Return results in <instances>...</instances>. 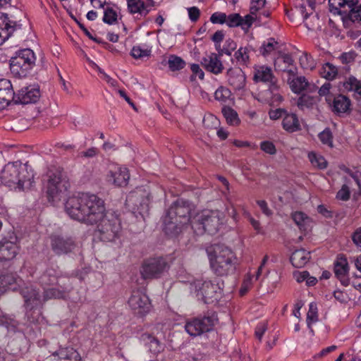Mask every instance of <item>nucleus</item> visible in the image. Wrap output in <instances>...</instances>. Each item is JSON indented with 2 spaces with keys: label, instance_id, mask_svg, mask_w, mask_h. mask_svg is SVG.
<instances>
[{
  "label": "nucleus",
  "instance_id": "nucleus-1",
  "mask_svg": "<svg viewBox=\"0 0 361 361\" xmlns=\"http://www.w3.org/2000/svg\"><path fill=\"white\" fill-rule=\"evenodd\" d=\"M65 209L71 218L88 224H97L99 238L111 242L121 231V220L116 212H106L104 201L92 193L70 197Z\"/></svg>",
  "mask_w": 361,
  "mask_h": 361
},
{
  "label": "nucleus",
  "instance_id": "nucleus-2",
  "mask_svg": "<svg viewBox=\"0 0 361 361\" xmlns=\"http://www.w3.org/2000/svg\"><path fill=\"white\" fill-rule=\"evenodd\" d=\"M1 182L11 190L25 191L35 184V173L27 163L20 160L8 163L1 171Z\"/></svg>",
  "mask_w": 361,
  "mask_h": 361
},
{
  "label": "nucleus",
  "instance_id": "nucleus-3",
  "mask_svg": "<svg viewBox=\"0 0 361 361\" xmlns=\"http://www.w3.org/2000/svg\"><path fill=\"white\" fill-rule=\"evenodd\" d=\"M192 205L189 202L178 200L174 202L163 217L164 231L168 235H176L192 220Z\"/></svg>",
  "mask_w": 361,
  "mask_h": 361
},
{
  "label": "nucleus",
  "instance_id": "nucleus-4",
  "mask_svg": "<svg viewBox=\"0 0 361 361\" xmlns=\"http://www.w3.org/2000/svg\"><path fill=\"white\" fill-rule=\"evenodd\" d=\"M210 266L218 276H228L234 273L237 258L234 252L222 245H214L207 250Z\"/></svg>",
  "mask_w": 361,
  "mask_h": 361
},
{
  "label": "nucleus",
  "instance_id": "nucleus-5",
  "mask_svg": "<svg viewBox=\"0 0 361 361\" xmlns=\"http://www.w3.org/2000/svg\"><path fill=\"white\" fill-rule=\"evenodd\" d=\"M45 176V189L48 200L51 202L61 201L70 187L66 173L61 167L51 166L48 168Z\"/></svg>",
  "mask_w": 361,
  "mask_h": 361
},
{
  "label": "nucleus",
  "instance_id": "nucleus-6",
  "mask_svg": "<svg viewBox=\"0 0 361 361\" xmlns=\"http://www.w3.org/2000/svg\"><path fill=\"white\" fill-rule=\"evenodd\" d=\"M222 221V214L217 210H204L195 215L190 221L192 229L197 235L205 232L214 234Z\"/></svg>",
  "mask_w": 361,
  "mask_h": 361
},
{
  "label": "nucleus",
  "instance_id": "nucleus-7",
  "mask_svg": "<svg viewBox=\"0 0 361 361\" xmlns=\"http://www.w3.org/2000/svg\"><path fill=\"white\" fill-rule=\"evenodd\" d=\"M191 290L194 291L198 300L204 303H212L217 301L221 295V288L215 281L197 279L191 284Z\"/></svg>",
  "mask_w": 361,
  "mask_h": 361
},
{
  "label": "nucleus",
  "instance_id": "nucleus-8",
  "mask_svg": "<svg viewBox=\"0 0 361 361\" xmlns=\"http://www.w3.org/2000/svg\"><path fill=\"white\" fill-rule=\"evenodd\" d=\"M35 56L32 50L25 49L16 53L10 60L12 73L19 76H25L35 65Z\"/></svg>",
  "mask_w": 361,
  "mask_h": 361
},
{
  "label": "nucleus",
  "instance_id": "nucleus-9",
  "mask_svg": "<svg viewBox=\"0 0 361 361\" xmlns=\"http://www.w3.org/2000/svg\"><path fill=\"white\" fill-rule=\"evenodd\" d=\"M169 268L166 259L162 257H151L145 259L140 268V274L144 279L159 278Z\"/></svg>",
  "mask_w": 361,
  "mask_h": 361
},
{
  "label": "nucleus",
  "instance_id": "nucleus-10",
  "mask_svg": "<svg viewBox=\"0 0 361 361\" xmlns=\"http://www.w3.org/2000/svg\"><path fill=\"white\" fill-rule=\"evenodd\" d=\"M18 237L12 233L0 240V261H8L16 257L19 251Z\"/></svg>",
  "mask_w": 361,
  "mask_h": 361
},
{
  "label": "nucleus",
  "instance_id": "nucleus-11",
  "mask_svg": "<svg viewBox=\"0 0 361 361\" xmlns=\"http://www.w3.org/2000/svg\"><path fill=\"white\" fill-rule=\"evenodd\" d=\"M128 302L134 313L140 316L145 315L151 308L148 296L140 290H133Z\"/></svg>",
  "mask_w": 361,
  "mask_h": 361
},
{
  "label": "nucleus",
  "instance_id": "nucleus-12",
  "mask_svg": "<svg viewBox=\"0 0 361 361\" xmlns=\"http://www.w3.org/2000/svg\"><path fill=\"white\" fill-rule=\"evenodd\" d=\"M51 247L55 254L60 255L73 251L75 244L71 238L54 235L51 236Z\"/></svg>",
  "mask_w": 361,
  "mask_h": 361
},
{
  "label": "nucleus",
  "instance_id": "nucleus-13",
  "mask_svg": "<svg viewBox=\"0 0 361 361\" xmlns=\"http://www.w3.org/2000/svg\"><path fill=\"white\" fill-rule=\"evenodd\" d=\"M107 181L116 186H126L130 179L128 169L125 166H114L106 176Z\"/></svg>",
  "mask_w": 361,
  "mask_h": 361
},
{
  "label": "nucleus",
  "instance_id": "nucleus-14",
  "mask_svg": "<svg viewBox=\"0 0 361 361\" xmlns=\"http://www.w3.org/2000/svg\"><path fill=\"white\" fill-rule=\"evenodd\" d=\"M274 68L276 71L286 72L290 76H295L298 72L294 60L288 54H280L274 61Z\"/></svg>",
  "mask_w": 361,
  "mask_h": 361
},
{
  "label": "nucleus",
  "instance_id": "nucleus-15",
  "mask_svg": "<svg viewBox=\"0 0 361 361\" xmlns=\"http://www.w3.org/2000/svg\"><path fill=\"white\" fill-rule=\"evenodd\" d=\"M349 269L347 258L343 255H338L334 262V273L336 278L344 286H348L350 282Z\"/></svg>",
  "mask_w": 361,
  "mask_h": 361
},
{
  "label": "nucleus",
  "instance_id": "nucleus-16",
  "mask_svg": "<svg viewBox=\"0 0 361 361\" xmlns=\"http://www.w3.org/2000/svg\"><path fill=\"white\" fill-rule=\"evenodd\" d=\"M40 97L39 89L37 86H27L23 87L16 95L15 103L27 104L35 103Z\"/></svg>",
  "mask_w": 361,
  "mask_h": 361
},
{
  "label": "nucleus",
  "instance_id": "nucleus-17",
  "mask_svg": "<svg viewBox=\"0 0 361 361\" xmlns=\"http://www.w3.org/2000/svg\"><path fill=\"white\" fill-rule=\"evenodd\" d=\"M128 10L131 14L146 16L154 6L153 0H126Z\"/></svg>",
  "mask_w": 361,
  "mask_h": 361
},
{
  "label": "nucleus",
  "instance_id": "nucleus-18",
  "mask_svg": "<svg viewBox=\"0 0 361 361\" xmlns=\"http://www.w3.org/2000/svg\"><path fill=\"white\" fill-rule=\"evenodd\" d=\"M227 81L235 90H240L245 86L246 78L243 71L239 68H231L227 71Z\"/></svg>",
  "mask_w": 361,
  "mask_h": 361
},
{
  "label": "nucleus",
  "instance_id": "nucleus-19",
  "mask_svg": "<svg viewBox=\"0 0 361 361\" xmlns=\"http://www.w3.org/2000/svg\"><path fill=\"white\" fill-rule=\"evenodd\" d=\"M39 283L44 288L61 285L63 282H69V279L65 276H58L56 270L54 269H48L39 277Z\"/></svg>",
  "mask_w": 361,
  "mask_h": 361
},
{
  "label": "nucleus",
  "instance_id": "nucleus-20",
  "mask_svg": "<svg viewBox=\"0 0 361 361\" xmlns=\"http://www.w3.org/2000/svg\"><path fill=\"white\" fill-rule=\"evenodd\" d=\"M16 100L12 85L8 80H0V109L7 106L11 101Z\"/></svg>",
  "mask_w": 361,
  "mask_h": 361
},
{
  "label": "nucleus",
  "instance_id": "nucleus-21",
  "mask_svg": "<svg viewBox=\"0 0 361 361\" xmlns=\"http://www.w3.org/2000/svg\"><path fill=\"white\" fill-rule=\"evenodd\" d=\"M70 286L69 282L61 283V285H56L51 287L44 288L43 301L51 299L64 298Z\"/></svg>",
  "mask_w": 361,
  "mask_h": 361
},
{
  "label": "nucleus",
  "instance_id": "nucleus-22",
  "mask_svg": "<svg viewBox=\"0 0 361 361\" xmlns=\"http://www.w3.org/2000/svg\"><path fill=\"white\" fill-rule=\"evenodd\" d=\"M20 292L24 298L26 308L32 310L42 304L43 300L32 286L21 288Z\"/></svg>",
  "mask_w": 361,
  "mask_h": 361
},
{
  "label": "nucleus",
  "instance_id": "nucleus-23",
  "mask_svg": "<svg viewBox=\"0 0 361 361\" xmlns=\"http://www.w3.org/2000/svg\"><path fill=\"white\" fill-rule=\"evenodd\" d=\"M201 64L204 68L215 75L219 74L224 69L223 64L215 53H212L203 57Z\"/></svg>",
  "mask_w": 361,
  "mask_h": 361
},
{
  "label": "nucleus",
  "instance_id": "nucleus-24",
  "mask_svg": "<svg viewBox=\"0 0 361 361\" xmlns=\"http://www.w3.org/2000/svg\"><path fill=\"white\" fill-rule=\"evenodd\" d=\"M16 26V23L10 20L7 14L0 15V45L9 38Z\"/></svg>",
  "mask_w": 361,
  "mask_h": 361
},
{
  "label": "nucleus",
  "instance_id": "nucleus-25",
  "mask_svg": "<svg viewBox=\"0 0 361 361\" xmlns=\"http://www.w3.org/2000/svg\"><path fill=\"white\" fill-rule=\"evenodd\" d=\"M310 252L302 248L295 250L290 256V262L296 268L305 267L310 260Z\"/></svg>",
  "mask_w": 361,
  "mask_h": 361
},
{
  "label": "nucleus",
  "instance_id": "nucleus-26",
  "mask_svg": "<svg viewBox=\"0 0 361 361\" xmlns=\"http://www.w3.org/2000/svg\"><path fill=\"white\" fill-rule=\"evenodd\" d=\"M351 102L350 99L343 94L334 97L332 104V111L337 114L347 113L350 110Z\"/></svg>",
  "mask_w": 361,
  "mask_h": 361
},
{
  "label": "nucleus",
  "instance_id": "nucleus-27",
  "mask_svg": "<svg viewBox=\"0 0 361 361\" xmlns=\"http://www.w3.org/2000/svg\"><path fill=\"white\" fill-rule=\"evenodd\" d=\"M329 4L331 11L334 10L341 15L357 6L358 0H329Z\"/></svg>",
  "mask_w": 361,
  "mask_h": 361
},
{
  "label": "nucleus",
  "instance_id": "nucleus-28",
  "mask_svg": "<svg viewBox=\"0 0 361 361\" xmlns=\"http://www.w3.org/2000/svg\"><path fill=\"white\" fill-rule=\"evenodd\" d=\"M142 340L145 346L153 355H157L164 349V345L161 343L157 338L150 334H144L142 335Z\"/></svg>",
  "mask_w": 361,
  "mask_h": 361
},
{
  "label": "nucleus",
  "instance_id": "nucleus-29",
  "mask_svg": "<svg viewBox=\"0 0 361 361\" xmlns=\"http://www.w3.org/2000/svg\"><path fill=\"white\" fill-rule=\"evenodd\" d=\"M344 14L342 17L343 25L345 27L349 28L353 23L361 21V4L353 7Z\"/></svg>",
  "mask_w": 361,
  "mask_h": 361
},
{
  "label": "nucleus",
  "instance_id": "nucleus-30",
  "mask_svg": "<svg viewBox=\"0 0 361 361\" xmlns=\"http://www.w3.org/2000/svg\"><path fill=\"white\" fill-rule=\"evenodd\" d=\"M283 128L289 133L300 130V123L296 114L286 112L282 121Z\"/></svg>",
  "mask_w": 361,
  "mask_h": 361
},
{
  "label": "nucleus",
  "instance_id": "nucleus-31",
  "mask_svg": "<svg viewBox=\"0 0 361 361\" xmlns=\"http://www.w3.org/2000/svg\"><path fill=\"white\" fill-rule=\"evenodd\" d=\"M274 76L271 68L265 66H258L255 69L254 80L257 82L261 81L264 82H276L274 80Z\"/></svg>",
  "mask_w": 361,
  "mask_h": 361
},
{
  "label": "nucleus",
  "instance_id": "nucleus-32",
  "mask_svg": "<svg viewBox=\"0 0 361 361\" xmlns=\"http://www.w3.org/2000/svg\"><path fill=\"white\" fill-rule=\"evenodd\" d=\"M199 319L200 326L204 333L210 331L218 322V317L216 312H209Z\"/></svg>",
  "mask_w": 361,
  "mask_h": 361
},
{
  "label": "nucleus",
  "instance_id": "nucleus-33",
  "mask_svg": "<svg viewBox=\"0 0 361 361\" xmlns=\"http://www.w3.org/2000/svg\"><path fill=\"white\" fill-rule=\"evenodd\" d=\"M53 355H57L63 361H82L80 354L73 348H61Z\"/></svg>",
  "mask_w": 361,
  "mask_h": 361
},
{
  "label": "nucleus",
  "instance_id": "nucleus-34",
  "mask_svg": "<svg viewBox=\"0 0 361 361\" xmlns=\"http://www.w3.org/2000/svg\"><path fill=\"white\" fill-rule=\"evenodd\" d=\"M267 94H269L267 95L268 102L271 106H278L283 101V97L276 82L270 84Z\"/></svg>",
  "mask_w": 361,
  "mask_h": 361
},
{
  "label": "nucleus",
  "instance_id": "nucleus-35",
  "mask_svg": "<svg viewBox=\"0 0 361 361\" xmlns=\"http://www.w3.org/2000/svg\"><path fill=\"white\" fill-rule=\"evenodd\" d=\"M291 90L295 93H300L308 85L307 81L303 76L296 77L289 75L287 79Z\"/></svg>",
  "mask_w": 361,
  "mask_h": 361
},
{
  "label": "nucleus",
  "instance_id": "nucleus-36",
  "mask_svg": "<svg viewBox=\"0 0 361 361\" xmlns=\"http://www.w3.org/2000/svg\"><path fill=\"white\" fill-rule=\"evenodd\" d=\"M343 88L347 92H354L361 96V80L350 76L343 82Z\"/></svg>",
  "mask_w": 361,
  "mask_h": 361
},
{
  "label": "nucleus",
  "instance_id": "nucleus-37",
  "mask_svg": "<svg viewBox=\"0 0 361 361\" xmlns=\"http://www.w3.org/2000/svg\"><path fill=\"white\" fill-rule=\"evenodd\" d=\"M214 97L224 106L231 104L232 100L231 91L224 87H220L216 90Z\"/></svg>",
  "mask_w": 361,
  "mask_h": 361
},
{
  "label": "nucleus",
  "instance_id": "nucleus-38",
  "mask_svg": "<svg viewBox=\"0 0 361 361\" xmlns=\"http://www.w3.org/2000/svg\"><path fill=\"white\" fill-rule=\"evenodd\" d=\"M222 114L226 122L231 126H236L240 123L237 112L228 106H224L221 109Z\"/></svg>",
  "mask_w": 361,
  "mask_h": 361
},
{
  "label": "nucleus",
  "instance_id": "nucleus-39",
  "mask_svg": "<svg viewBox=\"0 0 361 361\" xmlns=\"http://www.w3.org/2000/svg\"><path fill=\"white\" fill-rule=\"evenodd\" d=\"M292 219L300 229L307 230L311 222L310 219L302 212H296L292 214Z\"/></svg>",
  "mask_w": 361,
  "mask_h": 361
},
{
  "label": "nucleus",
  "instance_id": "nucleus-40",
  "mask_svg": "<svg viewBox=\"0 0 361 361\" xmlns=\"http://www.w3.org/2000/svg\"><path fill=\"white\" fill-rule=\"evenodd\" d=\"M251 48L250 47H240L235 51L234 56L237 62L240 65L247 66L250 61V52Z\"/></svg>",
  "mask_w": 361,
  "mask_h": 361
},
{
  "label": "nucleus",
  "instance_id": "nucleus-41",
  "mask_svg": "<svg viewBox=\"0 0 361 361\" xmlns=\"http://www.w3.org/2000/svg\"><path fill=\"white\" fill-rule=\"evenodd\" d=\"M185 329L192 336H197L204 333L200 326L198 318L187 322L185 325Z\"/></svg>",
  "mask_w": 361,
  "mask_h": 361
},
{
  "label": "nucleus",
  "instance_id": "nucleus-42",
  "mask_svg": "<svg viewBox=\"0 0 361 361\" xmlns=\"http://www.w3.org/2000/svg\"><path fill=\"white\" fill-rule=\"evenodd\" d=\"M321 75L329 80L336 78L338 75V68L332 63H326L323 65L320 70Z\"/></svg>",
  "mask_w": 361,
  "mask_h": 361
},
{
  "label": "nucleus",
  "instance_id": "nucleus-43",
  "mask_svg": "<svg viewBox=\"0 0 361 361\" xmlns=\"http://www.w3.org/2000/svg\"><path fill=\"white\" fill-rule=\"evenodd\" d=\"M169 68L171 71H176L183 69L185 65V61L180 56L170 55L168 60Z\"/></svg>",
  "mask_w": 361,
  "mask_h": 361
},
{
  "label": "nucleus",
  "instance_id": "nucleus-44",
  "mask_svg": "<svg viewBox=\"0 0 361 361\" xmlns=\"http://www.w3.org/2000/svg\"><path fill=\"white\" fill-rule=\"evenodd\" d=\"M0 155L3 156V157L8 156V154H4L2 151H0ZM8 156H14V157H16L18 158H27V157H35L36 156V153H35L32 151V147H25L19 149L16 152H15V154L12 153L11 154H8Z\"/></svg>",
  "mask_w": 361,
  "mask_h": 361
},
{
  "label": "nucleus",
  "instance_id": "nucleus-45",
  "mask_svg": "<svg viewBox=\"0 0 361 361\" xmlns=\"http://www.w3.org/2000/svg\"><path fill=\"white\" fill-rule=\"evenodd\" d=\"M301 67L307 70H312L316 66V62L313 58L307 53L303 54L299 59Z\"/></svg>",
  "mask_w": 361,
  "mask_h": 361
},
{
  "label": "nucleus",
  "instance_id": "nucleus-46",
  "mask_svg": "<svg viewBox=\"0 0 361 361\" xmlns=\"http://www.w3.org/2000/svg\"><path fill=\"white\" fill-rule=\"evenodd\" d=\"M318 320L317 307L316 304L310 303L309 310L307 314V323L309 328L312 323H315Z\"/></svg>",
  "mask_w": 361,
  "mask_h": 361
},
{
  "label": "nucleus",
  "instance_id": "nucleus-47",
  "mask_svg": "<svg viewBox=\"0 0 361 361\" xmlns=\"http://www.w3.org/2000/svg\"><path fill=\"white\" fill-rule=\"evenodd\" d=\"M316 102V99L307 94L301 96L298 101V106L300 109L312 107Z\"/></svg>",
  "mask_w": 361,
  "mask_h": 361
},
{
  "label": "nucleus",
  "instance_id": "nucleus-48",
  "mask_svg": "<svg viewBox=\"0 0 361 361\" xmlns=\"http://www.w3.org/2000/svg\"><path fill=\"white\" fill-rule=\"evenodd\" d=\"M103 21L105 23L112 25L117 22V13L111 7H107L104 9Z\"/></svg>",
  "mask_w": 361,
  "mask_h": 361
},
{
  "label": "nucleus",
  "instance_id": "nucleus-49",
  "mask_svg": "<svg viewBox=\"0 0 361 361\" xmlns=\"http://www.w3.org/2000/svg\"><path fill=\"white\" fill-rule=\"evenodd\" d=\"M278 42L274 40V38H270L268 39L267 42H264L262 47H261V53L262 55L266 56L271 53L274 50H275Z\"/></svg>",
  "mask_w": 361,
  "mask_h": 361
},
{
  "label": "nucleus",
  "instance_id": "nucleus-50",
  "mask_svg": "<svg viewBox=\"0 0 361 361\" xmlns=\"http://www.w3.org/2000/svg\"><path fill=\"white\" fill-rule=\"evenodd\" d=\"M319 138L323 144L329 147L332 146L333 136L329 128H326L322 132H321L319 134Z\"/></svg>",
  "mask_w": 361,
  "mask_h": 361
},
{
  "label": "nucleus",
  "instance_id": "nucleus-51",
  "mask_svg": "<svg viewBox=\"0 0 361 361\" xmlns=\"http://www.w3.org/2000/svg\"><path fill=\"white\" fill-rule=\"evenodd\" d=\"M151 51L148 49H142L140 46H135L131 50V55L135 59H141L144 56H148Z\"/></svg>",
  "mask_w": 361,
  "mask_h": 361
},
{
  "label": "nucleus",
  "instance_id": "nucleus-52",
  "mask_svg": "<svg viewBox=\"0 0 361 361\" xmlns=\"http://www.w3.org/2000/svg\"><path fill=\"white\" fill-rule=\"evenodd\" d=\"M254 15L255 14H252L250 13V14L246 15L244 18L240 16V26L245 32L248 31L255 20Z\"/></svg>",
  "mask_w": 361,
  "mask_h": 361
},
{
  "label": "nucleus",
  "instance_id": "nucleus-53",
  "mask_svg": "<svg viewBox=\"0 0 361 361\" xmlns=\"http://www.w3.org/2000/svg\"><path fill=\"white\" fill-rule=\"evenodd\" d=\"M228 27H237L240 24V16L238 13H232L227 16L225 23Z\"/></svg>",
  "mask_w": 361,
  "mask_h": 361
},
{
  "label": "nucleus",
  "instance_id": "nucleus-54",
  "mask_svg": "<svg viewBox=\"0 0 361 361\" xmlns=\"http://www.w3.org/2000/svg\"><path fill=\"white\" fill-rule=\"evenodd\" d=\"M227 16L225 13L215 12L210 17V21L214 24H224L226 23Z\"/></svg>",
  "mask_w": 361,
  "mask_h": 361
},
{
  "label": "nucleus",
  "instance_id": "nucleus-55",
  "mask_svg": "<svg viewBox=\"0 0 361 361\" xmlns=\"http://www.w3.org/2000/svg\"><path fill=\"white\" fill-rule=\"evenodd\" d=\"M203 123L207 128L214 127L217 128L219 126V120L213 115L205 116L203 119Z\"/></svg>",
  "mask_w": 361,
  "mask_h": 361
},
{
  "label": "nucleus",
  "instance_id": "nucleus-56",
  "mask_svg": "<svg viewBox=\"0 0 361 361\" xmlns=\"http://www.w3.org/2000/svg\"><path fill=\"white\" fill-rule=\"evenodd\" d=\"M350 189L346 185H343L341 189L337 192L336 197L338 200L346 201L350 198Z\"/></svg>",
  "mask_w": 361,
  "mask_h": 361
},
{
  "label": "nucleus",
  "instance_id": "nucleus-57",
  "mask_svg": "<svg viewBox=\"0 0 361 361\" xmlns=\"http://www.w3.org/2000/svg\"><path fill=\"white\" fill-rule=\"evenodd\" d=\"M266 3V0H252L251 6L250 8L252 14H256L257 12L262 8Z\"/></svg>",
  "mask_w": 361,
  "mask_h": 361
},
{
  "label": "nucleus",
  "instance_id": "nucleus-58",
  "mask_svg": "<svg viewBox=\"0 0 361 361\" xmlns=\"http://www.w3.org/2000/svg\"><path fill=\"white\" fill-rule=\"evenodd\" d=\"M261 149L269 154H274L276 152V148L274 145L269 141H264L261 143Z\"/></svg>",
  "mask_w": 361,
  "mask_h": 361
},
{
  "label": "nucleus",
  "instance_id": "nucleus-59",
  "mask_svg": "<svg viewBox=\"0 0 361 361\" xmlns=\"http://www.w3.org/2000/svg\"><path fill=\"white\" fill-rule=\"evenodd\" d=\"M256 202L264 215L271 216L273 214L272 210L269 209L268 204L265 200H257Z\"/></svg>",
  "mask_w": 361,
  "mask_h": 361
},
{
  "label": "nucleus",
  "instance_id": "nucleus-60",
  "mask_svg": "<svg viewBox=\"0 0 361 361\" xmlns=\"http://www.w3.org/2000/svg\"><path fill=\"white\" fill-rule=\"evenodd\" d=\"M189 18L192 22H196L200 16V9L196 6L188 8Z\"/></svg>",
  "mask_w": 361,
  "mask_h": 361
},
{
  "label": "nucleus",
  "instance_id": "nucleus-61",
  "mask_svg": "<svg viewBox=\"0 0 361 361\" xmlns=\"http://www.w3.org/2000/svg\"><path fill=\"white\" fill-rule=\"evenodd\" d=\"M267 329V324L265 322L259 323L255 329V336L261 341L264 334Z\"/></svg>",
  "mask_w": 361,
  "mask_h": 361
},
{
  "label": "nucleus",
  "instance_id": "nucleus-62",
  "mask_svg": "<svg viewBox=\"0 0 361 361\" xmlns=\"http://www.w3.org/2000/svg\"><path fill=\"white\" fill-rule=\"evenodd\" d=\"M235 48V43L231 39H228L226 41L225 46L221 50V52L230 56L231 54V51H233Z\"/></svg>",
  "mask_w": 361,
  "mask_h": 361
},
{
  "label": "nucleus",
  "instance_id": "nucleus-63",
  "mask_svg": "<svg viewBox=\"0 0 361 361\" xmlns=\"http://www.w3.org/2000/svg\"><path fill=\"white\" fill-rule=\"evenodd\" d=\"M286 112L287 111L283 109H277L275 110H271L269 112V116L271 120H276L279 119V118H283V116Z\"/></svg>",
  "mask_w": 361,
  "mask_h": 361
},
{
  "label": "nucleus",
  "instance_id": "nucleus-64",
  "mask_svg": "<svg viewBox=\"0 0 361 361\" xmlns=\"http://www.w3.org/2000/svg\"><path fill=\"white\" fill-rule=\"evenodd\" d=\"M352 239L357 247H361V227L353 233Z\"/></svg>",
  "mask_w": 361,
  "mask_h": 361
}]
</instances>
